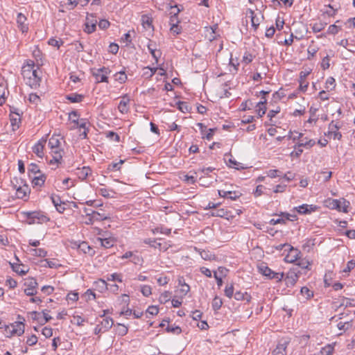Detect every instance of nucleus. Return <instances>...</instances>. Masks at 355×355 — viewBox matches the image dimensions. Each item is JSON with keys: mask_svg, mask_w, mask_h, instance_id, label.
I'll return each instance as SVG.
<instances>
[{"mask_svg": "<svg viewBox=\"0 0 355 355\" xmlns=\"http://www.w3.org/2000/svg\"><path fill=\"white\" fill-rule=\"evenodd\" d=\"M114 321L112 318L106 317L103 318L101 323L98 324L103 329V330L107 331L112 327Z\"/></svg>", "mask_w": 355, "mask_h": 355, "instance_id": "obj_28", "label": "nucleus"}, {"mask_svg": "<svg viewBox=\"0 0 355 355\" xmlns=\"http://www.w3.org/2000/svg\"><path fill=\"white\" fill-rule=\"evenodd\" d=\"M301 272L297 268L291 269L286 274L284 281L288 287L293 286L297 282Z\"/></svg>", "mask_w": 355, "mask_h": 355, "instance_id": "obj_7", "label": "nucleus"}, {"mask_svg": "<svg viewBox=\"0 0 355 355\" xmlns=\"http://www.w3.org/2000/svg\"><path fill=\"white\" fill-rule=\"evenodd\" d=\"M254 58H255V55H254L248 51H245L243 56L242 62H244L245 64H248L252 62V60H254Z\"/></svg>", "mask_w": 355, "mask_h": 355, "instance_id": "obj_42", "label": "nucleus"}, {"mask_svg": "<svg viewBox=\"0 0 355 355\" xmlns=\"http://www.w3.org/2000/svg\"><path fill=\"white\" fill-rule=\"evenodd\" d=\"M24 324L23 322H15L11 324L6 326V334L8 337L17 335L21 336L24 333Z\"/></svg>", "mask_w": 355, "mask_h": 355, "instance_id": "obj_3", "label": "nucleus"}, {"mask_svg": "<svg viewBox=\"0 0 355 355\" xmlns=\"http://www.w3.org/2000/svg\"><path fill=\"white\" fill-rule=\"evenodd\" d=\"M37 282L36 279L33 277H30L26 279L24 282V286L26 288H24V292L28 296H34L37 294Z\"/></svg>", "mask_w": 355, "mask_h": 355, "instance_id": "obj_6", "label": "nucleus"}, {"mask_svg": "<svg viewBox=\"0 0 355 355\" xmlns=\"http://www.w3.org/2000/svg\"><path fill=\"white\" fill-rule=\"evenodd\" d=\"M295 209L300 214H308L315 211L316 206L303 204L299 207H295Z\"/></svg>", "mask_w": 355, "mask_h": 355, "instance_id": "obj_17", "label": "nucleus"}, {"mask_svg": "<svg viewBox=\"0 0 355 355\" xmlns=\"http://www.w3.org/2000/svg\"><path fill=\"white\" fill-rule=\"evenodd\" d=\"M125 162L124 159H120L117 162H112L107 166V172H116L121 169L122 164Z\"/></svg>", "mask_w": 355, "mask_h": 355, "instance_id": "obj_25", "label": "nucleus"}, {"mask_svg": "<svg viewBox=\"0 0 355 355\" xmlns=\"http://www.w3.org/2000/svg\"><path fill=\"white\" fill-rule=\"evenodd\" d=\"M315 144V141L313 139H307L306 138L301 139V142L297 144V147H305L306 148H310L313 147Z\"/></svg>", "mask_w": 355, "mask_h": 355, "instance_id": "obj_35", "label": "nucleus"}, {"mask_svg": "<svg viewBox=\"0 0 355 355\" xmlns=\"http://www.w3.org/2000/svg\"><path fill=\"white\" fill-rule=\"evenodd\" d=\"M92 173V169L88 166L77 168V175L79 179L84 180Z\"/></svg>", "mask_w": 355, "mask_h": 355, "instance_id": "obj_20", "label": "nucleus"}, {"mask_svg": "<svg viewBox=\"0 0 355 355\" xmlns=\"http://www.w3.org/2000/svg\"><path fill=\"white\" fill-rule=\"evenodd\" d=\"M178 284L181 286L180 289V293L182 295L185 296L190 291V286L185 283L184 279L183 277H180L178 278Z\"/></svg>", "mask_w": 355, "mask_h": 355, "instance_id": "obj_24", "label": "nucleus"}, {"mask_svg": "<svg viewBox=\"0 0 355 355\" xmlns=\"http://www.w3.org/2000/svg\"><path fill=\"white\" fill-rule=\"evenodd\" d=\"M259 272L269 279H275L281 282L284 277V272H276L272 270L266 263H262L258 266Z\"/></svg>", "mask_w": 355, "mask_h": 355, "instance_id": "obj_2", "label": "nucleus"}, {"mask_svg": "<svg viewBox=\"0 0 355 355\" xmlns=\"http://www.w3.org/2000/svg\"><path fill=\"white\" fill-rule=\"evenodd\" d=\"M211 215L212 216H216V217H227L228 216V211L223 209H214L211 212Z\"/></svg>", "mask_w": 355, "mask_h": 355, "instance_id": "obj_39", "label": "nucleus"}, {"mask_svg": "<svg viewBox=\"0 0 355 355\" xmlns=\"http://www.w3.org/2000/svg\"><path fill=\"white\" fill-rule=\"evenodd\" d=\"M87 21L85 24V31L87 32V33H92L93 32H94L96 31L97 21L94 20V21H89L88 17H87Z\"/></svg>", "mask_w": 355, "mask_h": 355, "instance_id": "obj_34", "label": "nucleus"}, {"mask_svg": "<svg viewBox=\"0 0 355 355\" xmlns=\"http://www.w3.org/2000/svg\"><path fill=\"white\" fill-rule=\"evenodd\" d=\"M66 98L71 103H80L83 100L84 96L76 93H72L67 95Z\"/></svg>", "mask_w": 355, "mask_h": 355, "instance_id": "obj_33", "label": "nucleus"}, {"mask_svg": "<svg viewBox=\"0 0 355 355\" xmlns=\"http://www.w3.org/2000/svg\"><path fill=\"white\" fill-rule=\"evenodd\" d=\"M29 251L32 255L39 257H45L47 255V252L43 248H32Z\"/></svg>", "mask_w": 355, "mask_h": 355, "instance_id": "obj_40", "label": "nucleus"}, {"mask_svg": "<svg viewBox=\"0 0 355 355\" xmlns=\"http://www.w3.org/2000/svg\"><path fill=\"white\" fill-rule=\"evenodd\" d=\"M17 24L18 28L23 33H27L28 31V24L27 23L26 17L19 12L17 15Z\"/></svg>", "mask_w": 355, "mask_h": 355, "instance_id": "obj_14", "label": "nucleus"}, {"mask_svg": "<svg viewBox=\"0 0 355 355\" xmlns=\"http://www.w3.org/2000/svg\"><path fill=\"white\" fill-rule=\"evenodd\" d=\"M200 254L202 259H203L204 260L211 261L214 258V254H213L208 250H202L200 252Z\"/></svg>", "mask_w": 355, "mask_h": 355, "instance_id": "obj_49", "label": "nucleus"}, {"mask_svg": "<svg viewBox=\"0 0 355 355\" xmlns=\"http://www.w3.org/2000/svg\"><path fill=\"white\" fill-rule=\"evenodd\" d=\"M141 292L145 297H148L151 293V287L148 285H144L141 288Z\"/></svg>", "mask_w": 355, "mask_h": 355, "instance_id": "obj_61", "label": "nucleus"}, {"mask_svg": "<svg viewBox=\"0 0 355 355\" xmlns=\"http://www.w3.org/2000/svg\"><path fill=\"white\" fill-rule=\"evenodd\" d=\"M10 123L12 128V130L15 131L19 128L21 124V116L18 112L11 111L10 114Z\"/></svg>", "mask_w": 355, "mask_h": 355, "instance_id": "obj_16", "label": "nucleus"}, {"mask_svg": "<svg viewBox=\"0 0 355 355\" xmlns=\"http://www.w3.org/2000/svg\"><path fill=\"white\" fill-rule=\"evenodd\" d=\"M296 262V265L298 266L302 269H309V266L311 265L308 259H301L300 257Z\"/></svg>", "mask_w": 355, "mask_h": 355, "instance_id": "obj_44", "label": "nucleus"}, {"mask_svg": "<svg viewBox=\"0 0 355 355\" xmlns=\"http://www.w3.org/2000/svg\"><path fill=\"white\" fill-rule=\"evenodd\" d=\"M289 343V339H281L276 345V347L272 350V355H286V349Z\"/></svg>", "mask_w": 355, "mask_h": 355, "instance_id": "obj_10", "label": "nucleus"}, {"mask_svg": "<svg viewBox=\"0 0 355 355\" xmlns=\"http://www.w3.org/2000/svg\"><path fill=\"white\" fill-rule=\"evenodd\" d=\"M94 285H95L96 289H97L98 291H100L101 293L107 290L108 284L103 279H99L97 281H96L94 282Z\"/></svg>", "mask_w": 355, "mask_h": 355, "instance_id": "obj_31", "label": "nucleus"}, {"mask_svg": "<svg viewBox=\"0 0 355 355\" xmlns=\"http://www.w3.org/2000/svg\"><path fill=\"white\" fill-rule=\"evenodd\" d=\"M340 30V27H339L335 24H332L329 26L327 33L329 34L336 35L339 32Z\"/></svg>", "mask_w": 355, "mask_h": 355, "instance_id": "obj_60", "label": "nucleus"}, {"mask_svg": "<svg viewBox=\"0 0 355 355\" xmlns=\"http://www.w3.org/2000/svg\"><path fill=\"white\" fill-rule=\"evenodd\" d=\"M71 247L73 248H77L78 250L83 252L84 253H87L89 250H90V247L89 245L87 244V242H81V243H78L76 241L72 243V245Z\"/></svg>", "mask_w": 355, "mask_h": 355, "instance_id": "obj_22", "label": "nucleus"}, {"mask_svg": "<svg viewBox=\"0 0 355 355\" xmlns=\"http://www.w3.org/2000/svg\"><path fill=\"white\" fill-rule=\"evenodd\" d=\"M99 239L101 241V245L105 248H110L112 247L115 243V240L111 237Z\"/></svg>", "mask_w": 355, "mask_h": 355, "instance_id": "obj_38", "label": "nucleus"}, {"mask_svg": "<svg viewBox=\"0 0 355 355\" xmlns=\"http://www.w3.org/2000/svg\"><path fill=\"white\" fill-rule=\"evenodd\" d=\"M142 25L145 28H150L152 26V19L147 15L141 17Z\"/></svg>", "mask_w": 355, "mask_h": 355, "instance_id": "obj_47", "label": "nucleus"}, {"mask_svg": "<svg viewBox=\"0 0 355 355\" xmlns=\"http://www.w3.org/2000/svg\"><path fill=\"white\" fill-rule=\"evenodd\" d=\"M327 135L330 138H333L334 139H338V140H340L342 137L341 133L340 132H338V130L328 131Z\"/></svg>", "mask_w": 355, "mask_h": 355, "instance_id": "obj_54", "label": "nucleus"}, {"mask_svg": "<svg viewBox=\"0 0 355 355\" xmlns=\"http://www.w3.org/2000/svg\"><path fill=\"white\" fill-rule=\"evenodd\" d=\"M234 298L236 300H246L247 302H250L251 300V295L248 293H242L241 291H237L234 294Z\"/></svg>", "mask_w": 355, "mask_h": 355, "instance_id": "obj_36", "label": "nucleus"}, {"mask_svg": "<svg viewBox=\"0 0 355 355\" xmlns=\"http://www.w3.org/2000/svg\"><path fill=\"white\" fill-rule=\"evenodd\" d=\"M335 344H327L322 347L320 351V355H332L334 352Z\"/></svg>", "mask_w": 355, "mask_h": 355, "instance_id": "obj_32", "label": "nucleus"}, {"mask_svg": "<svg viewBox=\"0 0 355 355\" xmlns=\"http://www.w3.org/2000/svg\"><path fill=\"white\" fill-rule=\"evenodd\" d=\"M111 73V70L108 67H103L92 72V75L95 77L97 83H108L107 75Z\"/></svg>", "mask_w": 355, "mask_h": 355, "instance_id": "obj_4", "label": "nucleus"}, {"mask_svg": "<svg viewBox=\"0 0 355 355\" xmlns=\"http://www.w3.org/2000/svg\"><path fill=\"white\" fill-rule=\"evenodd\" d=\"M48 44L52 46L59 49L60 46L63 44V42L60 39L56 40L52 37L49 40Z\"/></svg>", "mask_w": 355, "mask_h": 355, "instance_id": "obj_53", "label": "nucleus"}, {"mask_svg": "<svg viewBox=\"0 0 355 355\" xmlns=\"http://www.w3.org/2000/svg\"><path fill=\"white\" fill-rule=\"evenodd\" d=\"M128 103H129V99L125 96L123 97V99L120 101V103L118 105V109L120 112H121L122 114H125L128 112V110H129Z\"/></svg>", "mask_w": 355, "mask_h": 355, "instance_id": "obj_26", "label": "nucleus"}, {"mask_svg": "<svg viewBox=\"0 0 355 355\" xmlns=\"http://www.w3.org/2000/svg\"><path fill=\"white\" fill-rule=\"evenodd\" d=\"M354 268H355V261L351 260L347 262V266L345 268L343 269V272L345 273H348Z\"/></svg>", "mask_w": 355, "mask_h": 355, "instance_id": "obj_62", "label": "nucleus"}, {"mask_svg": "<svg viewBox=\"0 0 355 355\" xmlns=\"http://www.w3.org/2000/svg\"><path fill=\"white\" fill-rule=\"evenodd\" d=\"M73 322L77 326H83L85 322V320L82 318L80 315H74L73 316Z\"/></svg>", "mask_w": 355, "mask_h": 355, "instance_id": "obj_64", "label": "nucleus"}, {"mask_svg": "<svg viewBox=\"0 0 355 355\" xmlns=\"http://www.w3.org/2000/svg\"><path fill=\"white\" fill-rule=\"evenodd\" d=\"M347 315V314L345 313H340L339 315V319L340 321L338 322L337 327L340 331H341V332L338 335L343 334V332L348 331L353 327L354 322L352 319L342 321V320H343Z\"/></svg>", "mask_w": 355, "mask_h": 355, "instance_id": "obj_9", "label": "nucleus"}, {"mask_svg": "<svg viewBox=\"0 0 355 355\" xmlns=\"http://www.w3.org/2000/svg\"><path fill=\"white\" fill-rule=\"evenodd\" d=\"M223 304L222 299L218 296H216L212 301V308L216 311L220 309Z\"/></svg>", "mask_w": 355, "mask_h": 355, "instance_id": "obj_43", "label": "nucleus"}, {"mask_svg": "<svg viewBox=\"0 0 355 355\" xmlns=\"http://www.w3.org/2000/svg\"><path fill=\"white\" fill-rule=\"evenodd\" d=\"M207 32H209V34L210 35H205V37L209 40V41H213L214 40L216 39V30L218 29V25L216 24L213 26H210V27H207Z\"/></svg>", "mask_w": 355, "mask_h": 355, "instance_id": "obj_37", "label": "nucleus"}, {"mask_svg": "<svg viewBox=\"0 0 355 355\" xmlns=\"http://www.w3.org/2000/svg\"><path fill=\"white\" fill-rule=\"evenodd\" d=\"M115 80L119 81L121 83H123L127 80V76L125 73V71H121L119 72H117L114 74Z\"/></svg>", "mask_w": 355, "mask_h": 355, "instance_id": "obj_45", "label": "nucleus"}, {"mask_svg": "<svg viewBox=\"0 0 355 355\" xmlns=\"http://www.w3.org/2000/svg\"><path fill=\"white\" fill-rule=\"evenodd\" d=\"M50 154L52 156V159L50 160L51 164H60L62 160L64 150L61 147H55V148H50Z\"/></svg>", "mask_w": 355, "mask_h": 355, "instance_id": "obj_11", "label": "nucleus"}, {"mask_svg": "<svg viewBox=\"0 0 355 355\" xmlns=\"http://www.w3.org/2000/svg\"><path fill=\"white\" fill-rule=\"evenodd\" d=\"M26 218L29 220V223H44L49 220V218L45 215L38 211H33L26 213Z\"/></svg>", "mask_w": 355, "mask_h": 355, "instance_id": "obj_8", "label": "nucleus"}, {"mask_svg": "<svg viewBox=\"0 0 355 355\" xmlns=\"http://www.w3.org/2000/svg\"><path fill=\"white\" fill-rule=\"evenodd\" d=\"M128 327L123 324H117V334L119 336H125L128 333Z\"/></svg>", "mask_w": 355, "mask_h": 355, "instance_id": "obj_52", "label": "nucleus"}, {"mask_svg": "<svg viewBox=\"0 0 355 355\" xmlns=\"http://www.w3.org/2000/svg\"><path fill=\"white\" fill-rule=\"evenodd\" d=\"M171 8L176 9L175 12H171V16L170 17L169 24H170L171 26H173L174 25L179 24L180 22V20L178 19V15L179 12H180L181 9L178 6H171Z\"/></svg>", "mask_w": 355, "mask_h": 355, "instance_id": "obj_19", "label": "nucleus"}, {"mask_svg": "<svg viewBox=\"0 0 355 355\" xmlns=\"http://www.w3.org/2000/svg\"><path fill=\"white\" fill-rule=\"evenodd\" d=\"M284 246L286 247V251H288V254L284 258L285 261L288 263L297 261L300 257L301 252L291 245H284Z\"/></svg>", "mask_w": 355, "mask_h": 355, "instance_id": "obj_5", "label": "nucleus"}, {"mask_svg": "<svg viewBox=\"0 0 355 355\" xmlns=\"http://www.w3.org/2000/svg\"><path fill=\"white\" fill-rule=\"evenodd\" d=\"M241 196V193L237 191H227V198L230 200H236Z\"/></svg>", "mask_w": 355, "mask_h": 355, "instance_id": "obj_50", "label": "nucleus"}, {"mask_svg": "<svg viewBox=\"0 0 355 355\" xmlns=\"http://www.w3.org/2000/svg\"><path fill=\"white\" fill-rule=\"evenodd\" d=\"M262 99L263 100L259 102L257 105V112L259 117H262L266 112V104L267 103V100L265 97H263Z\"/></svg>", "mask_w": 355, "mask_h": 355, "instance_id": "obj_23", "label": "nucleus"}, {"mask_svg": "<svg viewBox=\"0 0 355 355\" xmlns=\"http://www.w3.org/2000/svg\"><path fill=\"white\" fill-rule=\"evenodd\" d=\"M90 216L94 223L107 220L109 218L108 216H105V214H101L96 211H91Z\"/></svg>", "mask_w": 355, "mask_h": 355, "instance_id": "obj_30", "label": "nucleus"}, {"mask_svg": "<svg viewBox=\"0 0 355 355\" xmlns=\"http://www.w3.org/2000/svg\"><path fill=\"white\" fill-rule=\"evenodd\" d=\"M148 49L156 62H157L159 58L161 56V52L156 49L155 44H153L152 43H149L148 44Z\"/></svg>", "mask_w": 355, "mask_h": 355, "instance_id": "obj_29", "label": "nucleus"}, {"mask_svg": "<svg viewBox=\"0 0 355 355\" xmlns=\"http://www.w3.org/2000/svg\"><path fill=\"white\" fill-rule=\"evenodd\" d=\"M314 241L315 239L307 240L302 245L303 250L309 252L312 247L315 245Z\"/></svg>", "mask_w": 355, "mask_h": 355, "instance_id": "obj_55", "label": "nucleus"}, {"mask_svg": "<svg viewBox=\"0 0 355 355\" xmlns=\"http://www.w3.org/2000/svg\"><path fill=\"white\" fill-rule=\"evenodd\" d=\"M60 135H53L49 139L48 146L49 148H55V147H61V140Z\"/></svg>", "mask_w": 355, "mask_h": 355, "instance_id": "obj_21", "label": "nucleus"}, {"mask_svg": "<svg viewBox=\"0 0 355 355\" xmlns=\"http://www.w3.org/2000/svg\"><path fill=\"white\" fill-rule=\"evenodd\" d=\"M130 261L134 264L139 265L143 262V259L140 256L133 254L131 257Z\"/></svg>", "mask_w": 355, "mask_h": 355, "instance_id": "obj_63", "label": "nucleus"}, {"mask_svg": "<svg viewBox=\"0 0 355 355\" xmlns=\"http://www.w3.org/2000/svg\"><path fill=\"white\" fill-rule=\"evenodd\" d=\"M46 143V138L40 139L32 148L33 152L40 158H42L44 155V148Z\"/></svg>", "mask_w": 355, "mask_h": 355, "instance_id": "obj_13", "label": "nucleus"}, {"mask_svg": "<svg viewBox=\"0 0 355 355\" xmlns=\"http://www.w3.org/2000/svg\"><path fill=\"white\" fill-rule=\"evenodd\" d=\"M32 178V184L34 187H42L44 185L46 180V175L42 173L34 175L31 177Z\"/></svg>", "mask_w": 355, "mask_h": 355, "instance_id": "obj_18", "label": "nucleus"}, {"mask_svg": "<svg viewBox=\"0 0 355 355\" xmlns=\"http://www.w3.org/2000/svg\"><path fill=\"white\" fill-rule=\"evenodd\" d=\"M171 293L169 291H165L164 293H162L159 297V301L162 303H165L168 302L171 298Z\"/></svg>", "mask_w": 355, "mask_h": 355, "instance_id": "obj_58", "label": "nucleus"}, {"mask_svg": "<svg viewBox=\"0 0 355 355\" xmlns=\"http://www.w3.org/2000/svg\"><path fill=\"white\" fill-rule=\"evenodd\" d=\"M12 268L15 272L21 275H26L28 271L27 267L23 264L13 263L12 264Z\"/></svg>", "mask_w": 355, "mask_h": 355, "instance_id": "obj_27", "label": "nucleus"}, {"mask_svg": "<svg viewBox=\"0 0 355 355\" xmlns=\"http://www.w3.org/2000/svg\"><path fill=\"white\" fill-rule=\"evenodd\" d=\"M225 295L228 298H232L234 295V286L231 284L230 286H227L225 288Z\"/></svg>", "mask_w": 355, "mask_h": 355, "instance_id": "obj_59", "label": "nucleus"}, {"mask_svg": "<svg viewBox=\"0 0 355 355\" xmlns=\"http://www.w3.org/2000/svg\"><path fill=\"white\" fill-rule=\"evenodd\" d=\"M178 107L181 112L184 113L188 112L189 110V107L186 102L179 101L178 103Z\"/></svg>", "mask_w": 355, "mask_h": 355, "instance_id": "obj_56", "label": "nucleus"}, {"mask_svg": "<svg viewBox=\"0 0 355 355\" xmlns=\"http://www.w3.org/2000/svg\"><path fill=\"white\" fill-rule=\"evenodd\" d=\"M246 17L250 19L251 25L254 30H257L260 24V17L255 12L251 9H248L246 12Z\"/></svg>", "mask_w": 355, "mask_h": 355, "instance_id": "obj_15", "label": "nucleus"}, {"mask_svg": "<svg viewBox=\"0 0 355 355\" xmlns=\"http://www.w3.org/2000/svg\"><path fill=\"white\" fill-rule=\"evenodd\" d=\"M167 332L173 333L179 335L182 333V329L179 326L168 325L166 328Z\"/></svg>", "mask_w": 355, "mask_h": 355, "instance_id": "obj_46", "label": "nucleus"}, {"mask_svg": "<svg viewBox=\"0 0 355 355\" xmlns=\"http://www.w3.org/2000/svg\"><path fill=\"white\" fill-rule=\"evenodd\" d=\"M40 68L35 64L34 61L28 60L21 68V75L26 85L32 89H37L40 87L41 77L39 73Z\"/></svg>", "mask_w": 355, "mask_h": 355, "instance_id": "obj_1", "label": "nucleus"}, {"mask_svg": "<svg viewBox=\"0 0 355 355\" xmlns=\"http://www.w3.org/2000/svg\"><path fill=\"white\" fill-rule=\"evenodd\" d=\"M302 295H304L306 297V299H309L311 298V297H313V291H311V290H309L307 287L306 286H304L301 288V291H300Z\"/></svg>", "mask_w": 355, "mask_h": 355, "instance_id": "obj_57", "label": "nucleus"}, {"mask_svg": "<svg viewBox=\"0 0 355 355\" xmlns=\"http://www.w3.org/2000/svg\"><path fill=\"white\" fill-rule=\"evenodd\" d=\"M28 171L29 177H31L32 175H37L41 173V171L39 168V166L36 164H34V163H31L28 166Z\"/></svg>", "mask_w": 355, "mask_h": 355, "instance_id": "obj_41", "label": "nucleus"}, {"mask_svg": "<svg viewBox=\"0 0 355 355\" xmlns=\"http://www.w3.org/2000/svg\"><path fill=\"white\" fill-rule=\"evenodd\" d=\"M12 183L13 184V186L15 189H16V196L17 198L19 199H24L26 200L28 194L30 193V189L28 186L26 184H24L23 185H19L15 184L14 182L12 181Z\"/></svg>", "mask_w": 355, "mask_h": 355, "instance_id": "obj_12", "label": "nucleus"}, {"mask_svg": "<svg viewBox=\"0 0 355 355\" xmlns=\"http://www.w3.org/2000/svg\"><path fill=\"white\" fill-rule=\"evenodd\" d=\"M107 281H117L119 282H122V275L121 273H112L107 277Z\"/></svg>", "mask_w": 355, "mask_h": 355, "instance_id": "obj_48", "label": "nucleus"}, {"mask_svg": "<svg viewBox=\"0 0 355 355\" xmlns=\"http://www.w3.org/2000/svg\"><path fill=\"white\" fill-rule=\"evenodd\" d=\"M326 24L317 22L313 24L312 30L314 33H319L324 28Z\"/></svg>", "mask_w": 355, "mask_h": 355, "instance_id": "obj_51", "label": "nucleus"}]
</instances>
